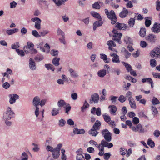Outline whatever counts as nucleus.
Here are the masks:
<instances>
[{
  "label": "nucleus",
  "mask_w": 160,
  "mask_h": 160,
  "mask_svg": "<svg viewBox=\"0 0 160 160\" xmlns=\"http://www.w3.org/2000/svg\"><path fill=\"white\" fill-rule=\"evenodd\" d=\"M104 10L107 17L111 20V23L112 24H115L117 22V19L114 11L112 10L109 12L107 9H105Z\"/></svg>",
  "instance_id": "1"
},
{
  "label": "nucleus",
  "mask_w": 160,
  "mask_h": 160,
  "mask_svg": "<svg viewBox=\"0 0 160 160\" xmlns=\"http://www.w3.org/2000/svg\"><path fill=\"white\" fill-rule=\"evenodd\" d=\"M40 103V98L38 96H36L34 97L32 101V104L33 106L35 107V114L36 117L37 118L38 116L39 113L38 106Z\"/></svg>",
  "instance_id": "2"
},
{
  "label": "nucleus",
  "mask_w": 160,
  "mask_h": 160,
  "mask_svg": "<svg viewBox=\"0 0 160 160\" xmlns=\"http://www.w3.org/2000/svg\"><path fill=\"white\" fill-rule=\"evenodd\" d=\"M14 114L11 108L8 107L7 110L3 113V120H10L14 117Z\"/></svg>",
  "instance_id": "3"
},
{
  "label": "nucleus",
  "mask_w": 160,
  "mask_h": 160,
  "mask_svg": "<svg viewBox=\"0 0 160 160\" xmlns=\"http://www.w3.org/2000/svg\"><path fill=\"white\" fill-rule=\"evenodd\" d=\"M101 133L104 137V140L108 142H110L112 140V134L108 129H105L101 131Z\"/></svg>",
  "instance_id": "4"
},
{
  "label": "nucleus",
  "mask_w": 160,
  "mask_h": 160,
  "mask_svg": "<svg viewBox=\"0 0 160 160\" xmlns=\"http://www.w3.org/2000/svg\"><path fill=\"white\" fill-rule=\"evenodd\" d=\"M113 34V40L116 41L119 44H121L122 42L120 40L122 36V34L121 33H118L117 30H113L112 31Z\"/></svg>",
  "instance_id": "5"
},
{
  "label": "nucleus",
  "mask_w": 160,
  "mask_h": 160,
  "mask_svg": "<svg viewBox=\"0 0 160 160\" xmlns=\"http://www.w3.org/2000/svg\"><path fill=\"white\" fill-rule=\"evenodd\" d=\"M32 21L35 22L34 27L37 30H40L41 29V20L38 18L35 17L31 19Z\"/></svg>",
  "instance_id": "6"
},
{
  "label": "nucleus",
  "mask_w": 160,
  "mask_h": 160,
  "mask_svg": "<svg viewBox=\"0 0 160 160\" xmlns=\"http://www.w3.org/2000/svg\"><path fill=\"white\" fill-rule=\"evenodd\" d=\"M151 56L153 58H160V46L155 48L150 53Z\"/></svg>",
  "instance_id": "7"
},
{
  "label": "nucleus",
  "mask_w": 160,
  "mask_h": 160,
  "mask_svg": "<svg viewBox=\"0 0 160 160\" xmlns=\"http://www.w3.org/2000/svg\"><path fill=\"white\" fill-rule=\"evenodd\" d=\"M132 130L134 132H138L139 133H144L146 131L141 124H138L136 127L134 126L132 128Z\"/></svg>",
  "instance_id": "8"
},
{
  "label": "nucleus",
  "mask_w": 160,
  "mask_h": 160,
  "mask_svg": "<svg viewBox=\"0 0 160 160\" xmlns=\"http://www.w3.org/2000/svg\"><path fill=\"white\" fill-rule=\"evenodd\" d=\"M99 96L98 94L97 93H94L92 94L91 97V99L90 100L89 103L90 104H92L93 103H97L99 100Z\"/></svg>",
  "instance_id": "9"
},
{
  "label": "nucleus",
  "mask_w": 160,
  "mask_h": 160,
  "mask_svg": "<svg viewBox=\"0 0 160 160\" xmlns=\"http://www.w3.org/2000/svg\"><path fill=\"white\" fill-rule=\"evenodd\" d=\"M9 97L10 98L9 102L11 104H13L16 102V100L19 98V96L16 94H10Z\"/></svg>",
  "instance_id": "10"
},
{
  "label": "nucleus",
  "mask_w": 160,
  "mask_h": 160,
  "mask_svg": "<svg viewBox=\"0 0 160 160\" xmlns=\"http://www.w3.org/2000/svg\"><path fill=\"white\" fill-rule=\"evenodd\" d=\"M29 67L30 69L33 71L37 69L36 63L32 58H30L29 59Z\"/></svg>",
  "instance_id": "11"
},
{
  "label": "nucleus",
  "mask_w": 160,
  "mask_h": 160,
  "mask_svg": "<svg viewBox=\"0 0 160 160\" xmlns=\"http://www.w3.org/2000/svg\"><path fill=\"white\" fill-rule=\"evenodd\" d=\"M151 30L156 33H158L160 32V23L158 22L155 23Z\"/></svg>",
  "instance_id": "12"
},
{
  "label": "nucleus",
  "mask_w": 160,
  "mask_h": 160,
  "mask_svg": "<svg viewBox=\"0 0 160 160\" xmlns=\"http://www.w3.org/2000/svg\"><path fill=\"white\" fill-rule=\"evenodd\" d=\"M110 55L112 57H113L112 59V61L113 63L119 64L120 62L119 56L116 53H111Z\"/></svg>",
  "instance_id": "13"
},
{
  "label": "nucleus",
  "mask_w": 160,
  "mask_h": 160,
  "mask_svg": "<svg viewBox=\"0 0 160 160\" xmlns=\"http://www.w3.org/2000/svg\"><path fill=\"white\" fill-rule=\"evenodd\" d=\"M103 23L102 19H99L98 21L95 22L93 24V30L95 31L97 27L102 26Z\"/></svg>",
  "instance_id": "14"
},
{
  "label": "nucleus",
  "mask_w": 160,
  "mask_h": 160,
  "mask_svg": "<svg viewBox=\"0 0 160 160\" xmlns=\"http://www.w3.org/2000/svg\"><path fill=\"white\" fill-rule=\"evenodd\" d=\"M108 108L111 114L113 115L116 114L115 113L117 111V108L114 105H110L109 106Z\"/></svg>",
  "instance_id": "15"
},
{
  "label": "nucleus",
  "mask_w": 160,
  "mask_h": 160,
  "mask_svg": "<svg viewBox=\"0 0 160 160\" xmlns=\"http://www.w3.org/2000/svg\"><path fill=\"white\" fill-rule=\"evenodd\" d=\"M128 100L131 108L135 109L136 108V105L134 99L132 97H129Z\"/></svg>",
  "instance_id": "16"
},
{
  "label": "nucleus",
  "mask_w": 160,
  "mask_h": 160,
  "mask_svg": "<svg viewBox=\"0 0 160 160\" xmlns=\"http://www.w3.org/2000/svg\"><path fill=\"white\" fill-rule=\"evenodd\" d=\"M116 27L119 30L122 29L124 30L128 28V26L126 24L119 22L116 23Z\"/></svg>",
  "instance_id": "17"
},
{
  "label": "nucleus",
  "mask_w": 160,
  "mask_h": 160,
  "mask_svg": "<svg viewBox=\"0 0 160 160\" xmlns=\"http://www.w3.org/2000/svg\"><path fill=\"white\" fill-rule=\"evenodd\" d=\"M155 35L152 34H150L146 37V39L147 40L149 41L150 42L153 43L155 41Z\"/></svg>",
  "instance_id": "18"
},
{
  "label": "nucleus",
  "mask_w": 160,
  "mask_h": 160,
  "mask_svg": "<svg viewBox=\"0 0 160 160\" xmlns=\"http://www.w3.org/2000/svg\"><path fill=\"white\" fill-rule=\"evenodd\" d=\"M128 11L125 7L123 8L122 12L119 13V16L121 18L126 17L128 14Z\"/></svg>",
  "instance_id": "19"
},
{
  "label": "nucleus",
  "mask_w": 160,
  "mask_h": 160,
  "mask_svg": "<svg viewBox=\"0 0 160 160\" xmlns=\"http://www.w3.org/2000/svg\"><path fill=\"white\" fill-rule=\"evenodd\" d=\"M60 154L59 150L55 149L54 148V150L52 152V155L53 157L55 159H57L58 158Z\"/></svg>",
  "instance_id": "20"
},
{
  "label": "nucleus",
  "mask_w": 160,
  "mask_h": 160,
  "mask_svg": "<svg viewBox=\"0 0 160 160\" xmlns=\"http://www.w3.org/2000/svg\"><path fill=\"white\" fill-rule=\"evenodd\" d=\"M108 142H109L103 139L101 141V144H103L104 146L108 147V148H110L113 146V145L112 143L110 142L109 143Z\"/></svg>",
  "instance_id": "21"
},
{
  "label": "nucleus",
  "mask_w": 160,
  "mask_h": 160,
  "mask_svg": "<svg viewBox=\"0 0 160 160\" xmlns=\"http://www.w3.org/2000/svg\"><path fill=\"white\" fill-rule=\"evenodd\" d=\"M106 70L104 69L100 70L97 72L98 76L100 78L104 77L106 75Z\"/></svg>",
  "instance_id": "22"
},
{
  "label": "nucleus",
  "mask_w": 160,
  "mask_h": 160,
  "mask_svg": "<svg viewBox=\"0 0 160 160\" xmlns=\"http://www.w3.org/2000/svg\"><path fill=\"white\" fill-rule=\"evenodd\" d=\"M101 125V123L98 120L96 121L95 123L93 125L92 128L96 130H99L100 129V127Z\"/></svg>",
  "instance_id": "23"
},
{
  "label": "nucleus",
  "mask_w": 160,
  "mask_h": 160,
  "mask_svg": "<svg viewBox=\"0 0 160 160\" xmlns=\"http://www.w3.org/2000/svg\"><path fill=\"white\" fill-rule=\"evenodd\" d=\"M67 103L65 102L64 100L62 99H61L59 100L57 103L58 106L59 108H61L62 107H63L65 108V106H66Z\"/></svg>",
  "instance_id": "24"
},
{
  "label": "nucleus",
  "mask_w": 160,
  "mask_h": 160,
  "mask_svg": "<svg viewBox=\"0 0 160 160\" xmlns=\"http://www.w3.org/2000/svg\"><path fill=\"white\" fill-rule=\"evenodd\" d=\"M70 76L72 78H76L78 77V75L76 71L72 68H70L69 70Z\"/></svg>",
  "instance_id": "25"
},
{
  "label": "nucleus",
  "mask_w": 160,
  "mask_h": 160,
  "mask_svg": "<svg viewBox=\"0 0 160 160\" xmlns=\"http://www.w3.org/2000/svg\"><path fill=\"white\" fill-rule=\"evenodd\" d=\"M121 51L123 53L126 58H128L131 55V53H129L124 48H123L122 49Z\"/></svg>",
  "instance_id": "26"
},
{
  "label": "nucleus",
  "mask_w": 160,
  "mask_h": 160,
  "mask_svg": "<svg viewBox=\"0 0 160 160\" xmlns=\"http://www.w3.org/2000/svg\"><path fill=\"white\" fill-rule=\"evenodd\" d=\"M145 19V26L147 27H149L151 24V20H152V18L151 17H146Z\"/></svg>",
  "instance_id": "27"
},
{
  "label": "nucleus",
  "mask_w": 160,
  "mask_h": 160,
  "mask_svg": "<svg viewBox=\"0 0 160 160\" xmlns=\"http://www.w3.org/2000/svg\"><path fill=\"white\" fill-rule=\"evenodd\" d=\"M97 130L92 128L88 131V133L92 136L95 137L98 133V132L97 131Z\"/></svg>",
  "instance_id": "28"
},
{
  "label": "nucleus",
  "mask_w": 160,
  "mask_h": 160,
  "mask_svg": "<svg viewBox=\"0 0 160 160\" xmlns=\"http://www.w3.org/2000/svg\"><path fill=\"white\" fill-rule=\"evenodd\" d=\"M34 44L31 42H27V47L26 46H25L23 48V49L24 51L25 52H26L27 53H28V52H27L26 50L25 49V48H28L30 50L31 48H34Z\"/></svg>",
  "instance_id": "29"
},
{
  "label": "nucleus",
  "mask_w": 160,
  "mask_h": 160,
  "mask_svg": "<svg viewBox=\"0 0 160 160\" xmlns=\"http://www.w3.org/2000/svg\"><path fill=\"white\" fill-rule=\"evenodd\" d=\"M18 31V28H14L7 30L6 31V33L8 35H10L17 32Z\"/></svg>",
  "instance_id": "30"
},
{
  "label": "nucleus",
  "mask_w": 160,
  "mask_h": 160,
  "mask_svg": "<svg viewBox=\"0 0 160 160\" xmlns=\"http://www.w3.org/2000/svg\"><path fill=\"white\" fill-rule=\"evenodd\" d=\"M73 132L75 134H83L85 132L83 129H79L77 128H74L73 130Z\"/></svg>",
  "instance_id": "31"
},
{
  "label": "nucleus",
  "mask_w": 160,
  "mask_h": 160,
  "mask_svg": "<svg viewBox=\"0 0 160 160\" xmlns=\"http://www.w3.org/2000/svg\"><path fill=\"white\" fill-rule=\"evenodd\" d=\"M100 58L103 59L104 62L107 63H108L110 62V59H108L106 55L104 54L101 53L100 54Z\"/></svg>",
  "instance_id": "32"
},
{
  "label": "nucleus",
  "mask_w": 160,
  "mask_h": 160,
  "mask_svg": "<svg viewBox=\"0 0 160 160\" xmlns=\"http://www.w3.org/2000/svg\"><path fill=\"white\" fill-rule=\"evenodd\" d=\"M43 42H40L36 45L37 48H40V50L43 52H45V49L44 47H43Z\"/></svg>",
  "instance_id": "33"
},
{
  "label": "nucleus",
  "mask_w": 160,
  "mask_h": 160,
  "mask_svg": "<svg viewBox=\"0 0 160 160\" xmlns=\"http://www.w3.org/2000/svg\"><path fill=\"white\" fill-rule=\"evenodd\" d=\"M60 108L57 109L55 108H53L51 112L52 115L54 116L58 114L60 112Z\"/></svg>",
  "instance_id": "34"
},
{
  "label": "nucleus",
  "mask_w": 160,
  "mask_h": 160,
  "mask_svg": "<svg viewBox=\"0 0 160 160\" xmlns=\"http://www.w3.org/2000/svg\"><path fill=\"white\" fill-rule=\"evenodd\" d=\"M146 34V31L144 28H140L139 32V35L142 37H144Z\"/></svg>",
  "instance_id": "35"
},
{
  "label": "nucleus",
  "mask_w": 160,
  "mask_h": 160,
  "mask_svg": "<svg viewBox=\"0 0 160 160\" xmlns=\"http://www.w3.org/2000/svg\"><path fill=\"white\" fill-rule=\"evenodd\" d=\"M60 58H59L56 57L53 58L52 60V63L56 66H57L59 65V61Z\"/></svg>",
  "instance_id": "36"
},
{
  "label": "nucleus",
  "mask_w": 160,
  "mask_h": 160,
  "mask_svg": "<svg viewBox=\"0 0 160 160\" xmlns=\"http://www.w3.org/2000/svg\"><path fill=\"white\" fill-rule=\"evenodd\" d=\"M122 63L125 66L128 72H129L130 71L132 70V67L130 64L123 61H122Z\"/></svg>",
  "instance_id": "37"
},
{
  "label": "nucleus",
  "mask_w": 160,
  "mask_h": 160,
  "mask_svg": "<svg viewBox=\"0 0 160 160\" xmlns=\"http://www.w3.org/2000/svg\"><path fill=\"white\" fill-rule=\"evenodd\" d=\"M91 15L94 18L98 19H102V18L100 14L95 12H91Z\"/></svg>",
  "instance_id": "38"
},
{
  "label": "nucleus",
  "mask_w": 160,
  "mask_h": 160,
  "mask_svg": "<svg viewBox=\"0 0 160 160\" xmlns=\"http://www.w3.org/2000/svg\"><path fill=\"white\" fill-rule=\"evenodd\" d=\"M20 158L21 160H28V156L27 153L24 152L22 153Z\"/></svg>",
  "instance_id": "39"
},
{
  "label": "nucleus",
  "mask_w": 160,
  "mask_h": 160,
  "mask_svg": "<svg viewBox=\"0 0 160 160\" xmlns=\"http://www.w3.org/2000/svg\"><path fill=\"white\" fill-rule=\"evenodd\" d=\"M135 19L134 18H131L128 22V24L130 27H133L135 24Z\"/></svg>",
  "instance_id": "40"
},
{
  "label": "nucleus",
  "mask_w": 160,
  "mask_h": 160,
  "mask_svg": "<svg viewBox=\"0 0 160 160\" xmlns=\"http://www.w3.org/2000/svg\"><path fill=\"white\" fill-rule=\"evenodd\" d=\"M45 66L48 70L50 69L52 71H54L55 70L54 67L51 64H45Z\"/></svg>",
  "instance_id": "41"
},
{
  "label": "nucleus",
  "mask_w": 160,
  "mask_h": 160,
  "mask_svg": "<svg viewBox=\"0 0 160 160\" xmlns=\"http://www.w3.org/2000/svg\"><path fill=\"white\" fill-rule=\"evenodd\" d=\"M44 57L41 55H37L34 58L35 60L37 62H39L44 59Z\"/></svg>",
  "instance_id": "42"
},
{
  "label": "nucleus",
  "mask_w": 160,
  "mask_h": 160,
  "mask_svg": "<svg viewBox=\"0 0 160 160\" xmlns=\"http://www.w3.org/2000/svg\"><path fill=\"white\" fill-rule=\"evenodd\" d=\"M102 116L105 121L107 122H109L111 121L110 117L106 113L102 115Z\"/></svg>",
  "instance_id": "43"
},
{
  "label": "nucleus",
  "mask_w": 160,
  "mask_h": 160,
  "mask_svg": "<svg viewBox=\"0 0 160 160\" xmlns=\"http://www.w3.org/2000/svg\"><path fill=\"white\" fill-rule=\"evenodd\" d=\"M51 54L53 56H57L59 52L56 49H52L50 51Z\"/></svg>",
  "instance_id": "44"
},
{
  "label": "nucleus",
  "mask_w": 160,
  "mask_h": 160,
  "mask_svg": "<svg viewBox=\"0 0 160 160\" xmlns=\"http://www.w3.org/2000/svg\"><path fill=\"white\" fill-rule=\"evenodd\" d=\"M20 46L19 43L18 42H17L12 44L11 45V48L12 49H18V48Z\"/></svg>",
  "instance_id": "45"
},
{
  "label": "nucleus",
  "mask_w": 160,
  "mask_h": 160,
  "mask_svg": "<svg viewBox=\"0 0 160 160\" xmlns=\"http://www.w3.org/2000/svg\"><path fill=\"white\" fill-rule=\"evenodd\" d=\"M147 144L151 148H153L155 146V143L154 142L150 139H149L147 141Z\"/></svg>",
  "instance_id": "46"
},
{
  "label": "nucleus",
  "mask_w": 160,
  "mask_h": 160,
  "mask_svg": "<svg viewBox=\"0 0 160 160\" xmlns=\"http://www.w3.org/2000/svg\"><path fill=\"white\" fill-rule=\"evenodd\" d=\"M124 42L126 44H132V39L128 36L126 37L125 38Z\"/></svg>",
  "instance_id": "47"
},
{
  "label": "nucleus",
  "mask_w": 160,
  "mask_h": 160,
  "mask_svg": "<svg viewBox=\"0 0 160 160\" xmlns=\"http://www.w3.org/2000/svg\"><path fill=\"white\" fill-rule=\"evenodd\" d=\"M32 34L35 37L38 38L40 37L41 36L36 30H33L32 31Z\"/></svg>",
  "instance_id": "48"
},
{
  "label": "nucleus",
  "mask_w": 160,
  "mask_h": 160,
  "mask_svg": "<svg viewBox=\"0 0 160 160\" xmlns=\"http://www.w3.org/2000/svg\"><path fill=\"white\" fill-rule=\"evenodd\" d=\"M16 52L20 56L22 57L25 56V53L23 50L19 49L16 50Z\"/></svg>",
  "instance_id": "49"
},
{
  "label": "nucleus",
  "mask_w": 160,
  "mask_h": 160,
  "mask_svg": "<svg viewBox=\"0 0 160 160\" xmlns=\"http://www.w3.org/2000/svg\"><path fill=\"white\" fill-rule=\"evenodd\" d=\"M152 102L153 105H157L160 103V102L156 98L154 97L152 100Z\"/></svg>",
  "instance_id": "50"
},
{
  "label": "nucleus",
  "mask_w": 160,
  "mask_h": 160,
  "mask_svg": "<svg viewBox=\"0 0 160 160\" xmlns=\"http://www.w3.org/2000/svg\"><path fill=\"white\" fill-rule=\"evenodd\" d=\"M57 34L58 35H61L62 38H65L64 33L59 28L58 29Z\"/></svg>",
  "instance_id": "51"
},
{
  "label": "nucleus",
  "mask_w": 160,
  "mask_h": 160,
  "mask_svg": "<svg viewBox=\"0 0 160 160\" xmlns=\"http://www.w3.org/2000/svg\"><path fill=\"white\" fill-rule=\"evenodd\" d=\"M152 80L151 78H144L142 79V82L143 83L147 82L150 83V82L152 83Z\"/></svg>",
  "instance_id": "52"
},
{
  "label": "nucleus",
  "mask_w": 160,
  "mask_h": 160,
  "mask_svg": "<svg viewBox=\"0 0 160 160\" xmlns=\"http://www.w3.org/2000/svg\"><path fill=\"white\" fill-rule=\"evenodd\" d=\"M118 100L121 103H123L126 100V98L125 97L122 95H121L120 96L118 99Z\"/></svg>",
  "instance_id": "53"
},
{
  "label": "nucleus",
  "mask_w": 160,
  "mask_h": 160,
  "mask_svg": "<svg viewBox=\"0 0 160 160\" xmlns=\"http://www.w3.org/2000/svg\"><path fill=\"white\" fill-rule=\"evenodd\" d=\"M107 44L109 47H111L112 46L115 47L116 46V44L114 43L113 41L112 40L108 41Z\"/></svg>",
  "instance_id": "54"
},
{
  "label": "nucleus",
  "mask_w": 160,
  "mask_h": 160,
  "mask_svg": "<svg viewBox=\"0 0 160 160\" xmlns=\"http://www.w3.org/2000/svg\"><path fill=\"white\" fill-rule=\"evenodd\" d=\"M93 8L96 9H99L100 8V6L98 2H95L92 5Z\"/></svg>",
  "instance_id": "55"
},
{
  "label": "nucleus",
  "mask_w": 160,
  "mask_h": 160,
  "mask_svg": "<svg viewBox=\"0 0 160 160\" xmlns=\"http://www.w3.org/2000/svg\"><path fill=\"white\" fill-rule=\"evenodd\" d=\"M77 160H85L84 156L82 154H78L76 157Z\"/></svg>",
  "instance_id": "56"
},
{
  "label": "nucleus",
  "mask_w": 160,
  "mask_h": 160,
  "mask_svg": "<svg viewBox=\"0 0 160 160\" xmlns=\"http://www.w3.org/2000/svg\"><path fill=\"white\" fill-rule=\"evenodd\" d=\"M150 64L152 67H154L156 65V62L155 59H152L150 61Z\"/></svg>",
  "instance_id": "57"
},
{
  "label": "nucleus",
  "mask_w": 160,
  "mask_h": 160,
  "mask_svg": "<svg viewBox=\"0 0 160 160\" xmlns=\"http://www.w3.org/2000/svg\"><path fill=\"white\" fill-rule=\"evenodd\" d=\"M110 100L112 103H115L118 99V97L113 96H110Z\"/></svg>",
  "instance_id": "58"
},
{
  "label": "nucleus",
  "mask_w": 160,
  "mask_h": 160,
  "mask_svg": "<svg viewBox=\"0 0 160 160\" xmlns=\"http://www.w3.org/2000/svg\"><path fill=\"white\" fill-rule=\"evenodd\" d=\"M49 31L48 30H44L40 32L41 36L44 37L49 33Z\"/></svg>",
  "instance_id": "59"
},
{
  "label": "nucleus",
  "mask_w": 160,
  "mask_h": 160,
  "mask_svg": "<svg viewBox=\"0 0 160 160\" xmlns=\"http://www.w3.org/2000/svg\"><path fill=\"white\" fill-rule=\"evenodd\" d=\"M44 47V48H46L45 49V52H46L47 53H48L49 52L50 50V47L49 45L48 44L46 43Z\"/></svg>",
  "instance_id": "60"
},
{
  "label": "nucleus",
  "mask_w": 160,
  "mask_h": 160,
  "mask_svg": "<svg viewBox=\"0 0 160 160\" xmlns=\"http://www.w3.org/2000/svg\"><path fill=\"white\" fill-rule=\"evenodd\" d=\"M127 152V150L124 148H120V152L121 155H123L125 154Z\"/></svg>",
  "instance_id": "61"
},
{
  "label": "nucleus",
  "mask_w": 160,
  "mask_h": 160,
  "mask_svg": "<svg viewBox=\"0 0 160 160\" xmlns=\"http://www.w3.org/2000/svg\"><path fill=\"white\" fill-rule=\"evenodd\" d=\"M10 86L9 83L7 82H6L2 84V87L5 89H7L9 88Z\"/></svg>",
  "instance_id": "62"
},
{
  "label": "nucleus",
  "mask_w": 160,
  "mask_h": 160,
  "mask_svg": "<svg viewBox=\"0 0 160 160\" xmlns=\"http://www.w3.org/2000/svg\"><path fill=\"white\" fill-rule=\"evenodd\" d=\"M151 110H152L153 114L154 115L157 114L158 112V110L157 108L153 106H151Z\"/></svg>",
  "instance_id": "63"
},
{
  "label": "nucleus",
  "mask_w": 160,
  "mask_h": 160,
  "mask_svg": "<svg viewBox=\"0 0 160 160\" xmlns=\"http://www.w3.org/2000/svg\"><path fill=\"white\" fill-rule=\"evenodd\" d=\"M152 74L154 78H157L160 79V73L152 72Z\"/></svg>",
  "instance_id": "64"
}]
</instances>
